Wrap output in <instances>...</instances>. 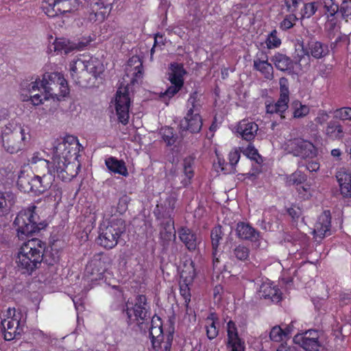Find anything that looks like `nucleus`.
<instances>
[{
  "label": "nucleus",
  "instance_id": "obj_6",
  "mask_svg": "<svg viewBox=\"0 0 351 351\" xmlns=\"http://www.w3.org/2000/svg\"><path fill=\"white\" fill-rule=\"evenodd\" d=\"M202 104L197 92L190 95L186 102V112L180 121V128L191 133H197L202 127V119L200 115Z\"/></svg>",
  "mask_w": 351,
  "mask_h": 351
},
{
  "label": "nucleus",
  "instance_id": "obj_32",
  "mask_svg": "<svg viewBox=\"0 0 351 351\" xmlns=\"http://www.w3.org/2000/svg\"><path fill=\"white\" fill-rule=\"evenodd\" d=\"M105 164L108 169L114 173H117L123 176H127L128 175V169L123 160H119L111 156L105 160Z\"/></svg>",
  "mask_w": 351,
  "mask_h": 351
},
{
  "label": "nucleus",
  "instance_id": "obj_16",
  "mask_svg": "<svg viewBox=\"0 0 351 351\" xmlns=\"http://www.w3.org/2000/svg\"><path fill=\"white\" fill-rule=\"evenodd\" d=\"M319 338L317 330H308L295 335L293 341L306 351H319L322 346Z\"/></svg>",
  "mask_w": 351,
  "mask_h": 351
},
{
  "label": "nucleus",
  "instance_id": "obj_46",
  "mask_svg": "<svg viewBox=\"0 0 351 351\" xmlns=\"http://www.w3.org/2000/svg\"><path fill=\"white\" fill-rule=\"evenodd\" d=\"M306 180V176L300 170L295 171L287 177V183L289 185H300Z\"/></svg>",
  "mask_w": 351,
  "mask_h": 351
},
{
  "label": "nucleus",
  "instance_id": "obj_43",
  "mask_svg": "<svg viewBox=\"0 0 351 351\" xmlns=\"http://www.w3.org/2000/svg\"><path fill=\"white\" fill-rule=\"evenodd\" d=\"M290 332L289 329L282 330L279 326H274L269 332V338L271 341L275 342H280Z\"/></svg>",
  "mask_w": 351,
  "mask_h": 351
},
{
  "label": "nucleus",
  "instance_id": "obj_38",
  "mask_svg": "<svg viewBox=\"0 0 351 351\" xmlns=\"http://www.w3.org/2000/svg\"><path fill=\"white\" fill-rule=\"evenodd\" d=\"M86 271L90 274L99 276L105 271L104 262L100 257L95 258L86 265Z\"/></svg>",
  "mask_w": 351,
  "mask_h": 351
},
{
  "label": "nucleus",
  "instance_id": "obj_34",
  "mask_svg": "<svg viewBox=\"0 0 351 351\" xmlns=\"http://www.w3.org/2000/svg\"><path fill=\"white\" fill-rule=\"evenodd\" d=\"M254 67L260 71L265 78L271 79L273 77V66L268 62L267 60H260L258 58L254 60Z\"/></svg>",
  "mask_w": 351,
  "mask_h": 351
},
{
  "label": "nucleus",
  "instance_id": "obj_24",
  "mask_svg": "<svg viewBox=\"0 0 351 351\" xmlns=\"http://www.w3.org/2000/svg\"><path fill=\"white\" fill-rule=\"evenodd\" d=\"M258 130V125L249 120L241 121L237 128V132L245 141H250L254 138Z\"/></svg>",
  "mask_w": 351,
  "mask_h": 351
},
{
  "label": "nucleus",
  "instance_id": "obj_2",
  "mask_svg": "<svg viewBox=\"0 0 351 351\" xmlns=\"http://www.w3.org/2000/svg\"><path fill=\"white\" fill-rule=\"evenodd\" d=\"M45 247V243L38 239H32L23 243L15 259L17 269L22 274H32L40 267Z\"/></svg>",
  "mask_w": 351,
  "mask_h": 351
},
{
  "label": "nucleus",
  "instance_id": "obj_44",
  "mask_svg": "<svg viewBox=\"0 0 351 351\" xmlns=\"http://www.w3.org/2000/svg\"><path fill=\"white\" fill-rule=\"evenodd\" d=\"M300 52V54L298 53L297 56H295V62L300 66L302 71H306L310 67V54L303 49Z\"/></svg>",
  "mask_w": 351,
  "mask_h": 351
},
{
  "label": "nucleus",
  "instance_id": "obj_54",
  "mask_svg": "<svg viewBox=\"0 0 351 351\" xmlns=\"http://www.w3.org/2000/svg\"><path fill=\"white\" fill-rule=\"evenodd\" d=\"M95 35L92 34L82 37L78 43H75L76 49L82 50L86 47L91 42L95 40Z\"/></svg>",
  "mask_w": 351,
  "mask_h": 351
},
{
  "label": "nucleus",
  "instance_id": "obj_29",
  "mask_svg": "<svg viewBox=\"0 0 351 351\" xmlns=\"http://www.w3.org/2000/svg\"><path fill=\"white\" fill-rule=\"evenodd\" d=\"M211 241L212 246L213 249V266L217 267L218 264L220 262L221 254H218L217 247L219 245L220 241L222 239V230L221 228L218 226L214 228L211 231Z\"/></svg>",
  "mask_w": 351,
  "mask_h": 351
},
{
  "label": "nucleus",
  "instance_id": "obj_18",
  "mask_svg": "<svg viewBox=\"0 0 351 351\" xmlns=\"http://www.w3.org/2000/svg\"><path fill=\"white\" fill-rule=\"evenodd\" d=\"M313 232L315 239L319 241L325 237L330 235V213L329 211L326 210L319 216Z\"/></svg>",
  "mask_w": 351,
  "mask_h": 351
},
{
  "label": "nucleus",
  "instance_id": "obj_41",
  "mask_svg": "<svg viewBox=\"0 0 351 351\" xmlns=\"http://www.w3.org/2000/svg\"><path fill=\"white\" fill-rule=\"evenodd\" d=\"M193 159L188 157L183 160V172L186 178L182 181L184 185H188L191 182V178L194 176L193 171Z\"/></svg>",
  "mask_w": 351,
  "mask_h": 351
},
{
  "label": "nucleus",
  "instance_id": "obj_17",
  "mask_svg": "<svg viewBox=\"0 0 351 351\" xmlns=\"http://www.w3.org/2000/svg\"><path fill=\"white\" fill-rule=\"evenodd\" d=\"M22 90L30 94V98L34 106L43 103L45 93L41 87V80L36 79L34 81L25 80L21 84Z\"/></svg>",
  "mask_w": 351,
  "mask_h": 351
},
{
  "label": "nucleus",
  "instance_id": "obj_19",
  "mask_svg": "<svg viewBox=\"0 0 351 351\" xmlns=\"http://www.w3.org/2000/svg\"><path fill=\"white\" fill-rule=\"evenodd\" d=\"M228 345L231 351H244L245 342L239 336L235 323L230 320L227 323Z\"/></svg>",
  "mask_w": 351,
  "mask_h": 351
},
{
  "label": "nucleus",
  "instance_id": "obj_3",
  "mask_svg": "<svg viewBox=\"0 0 351 351\" xmlns=\"http://www.w3.org/2000/svg\"><path fill=\"white\" fill-rule=\"evenodd\" d=\"M69 67L73 80L82 86L89 83L90 75L97 78L104 71V66L100 60L84 55L73 59Z\"/></svg>",
  "mask_w": 351,
  "mask_h": 351
},
{
  "label": "nucleus",
  "instance_id": "obj_42",
  "mask_svg": "<svg viewBox=\"0 0 351 351\" xmlns=\"http://www.w3.org/2000/svg\"><path fill=\"white\" fill-rule=\"evenodd\" d=\"M31 180H32V176L25 175L21 173L19 176L17 180L19 189L25 193L32 192L33 186L31 184Z\"/></svg>",
  "mask_w": 351,
  "mask_h": 351
},
{
  "label": "nucleus",
  "instance_id": "obj_7",
  "mask_svg": "<svg viewBox=\"0 0 351 351\" xmlns=\"http://www.w3.org/2000/svg\"><path fill=\"white\" fill-rule=\"evenodd\" d=\"M125 230V221L121 218H113L107 223L104 222L99 228L97 243L106 249H112Z\"/></svg>",
  "mask_w": 351,
  "mask_h": 351
},
{
  "label": "nucleus",
  "instance_id": "obj_1",
  "mask_svg": "<svg viewBox=\"0 0 351 351\" xmlns=\"http://www.w3.org/2000/svg\"><path fill=\"white\" fill-rule=\"evenodd\" d=\"M80 149L81 145L77 138L72 135L66 136L54 146L51 158L55 165L53 169L56 171L58 178L62 181H70L78 174L80 165L71 162V159L77 158Z\"/></svg>",
  "mask_w": 351,
  "mask_h": 351
},
{
  "label": "nucleus",
  "instance_id": "obj_47",
  "mask_svg": "<svg viewBox=\"0 0 351 351\" xmlns=\"http://www.w3.org/2000/svg\"><path fill=\"white\" fill-rule=\"evenodd\" d=\"M278 32L276 29L271 31L269 34H268L266 39V45L268 49H275L278 48L281 45V40L278 36Z\"/></svg>",
  "mask_w": 351,
  "mask_h": 351
},
{
  "label": "nucleus",
  "instance_id": "obj_62",
  "mask_svg": "<svg viewBox=\"0 0 351 351\" xmlns=\"http://www.w3.org/2000/svg\"><path fill=\"white\" fill-rule=\"evenodd\" d=\"M167 132V134H164V131L162 132V138L163 140L167 143L168 145H171L174 143V139L173 137V133L171 130V129H167L166 130Z\"/></svg>",
  "mask_w": 351,
  "mask_h": 351
},
{
  "label": "nucleus",
  "instance_id": "obj_27",
  "mask_svg": "<svg viewBox=\"0 0 351 351\" xmlns=\"http://www.w3.org/2000/svg\"><path fill=\"white\" fill-rule=\"evenodd\" d=\"M126 72L132 75V82H138L143 77V63L138 56H132L128 62Z\"/></svg>",
  "mask_w": 351,
  "mask_h": 351
},
{
  "label": "nucleus",
  "instance_id": "obj_61",
  "mask_svg": "<svg viewBox=\"0 0 351 351\" xmlns=\"http://www.w3.org/2000/svg\"><path fill=\"white\" fill-rule=\"evenodd\" d=\"M302 0H285V4L287 10L291 12H295L298 7L299 3Z\"/></svg>",
  "mask_w": 351,
  "mask_h": 351
},
{
  "label": "nucleus",
  "instance_id": "obj_30",
  "mask_svg": "<svg viewBox=\"0 0 351 351\" xmlns=\"http://www.w3.org/2000/svg\"><path fill=\"white\" fill-rule=\"evenodd\" d=\"M236 232L237 237L244 240H256L258 237V232L247 223L240 222L237 223Z\"/></svg>",
  "mask_w": 351,
  "mask_h": 351
},
{
  "label": "nucleus",
  "instance_id": "obj_55",
  "mask_svg": "<svg viewBox=\"0 0 351 351\" xmlns=\"http://www.w3.org/2000/svg\"><path fill=\"white\" fill-rule=\"evenodd\" d=\"M115 0H99L97 3L98 6H101L100 8H104V11L101 13L104 15L109 14L112 10V5Z\"/></svg>",
  "mask_w": 351,
  "mask_h": 351
},
{
  "label": "nucleus",
  "instance_id": "obj_51",
  "mask_svg": "<svg viewBox=\"0 0 351 351\" xmlns=\"http://www.w3.org/2000/svg\"><path fill=\"white\" fill-rule=\"evenodd\" d=\"M335 117L342 121H351V108L343 107L336 110Z\"/></svg>",
  "mask_w": 351,
  "mask_h": 351
},
{
  "label": "nucleus",
  "instance_id": "obj_15",
  "mask_svg": "<svg viewBox=\"0 0 351 351\" xmlns=\"http://www.w3.org/2000/svg\"><path fill=\"white\" fill-rule=\"evenodd\" d=\"M131 103L128 87L119 88L114 98V106L118 120L123 125L129 122Z\"/></svg>",
  "mask_w": 351,
  "mask_h": 351
},
{
  "label": "nucleus",
  "instance_id": "obj_40",
  "mask_svg": "<svg viewBox=\"0 0 351 351\" xmlns=\"http://www.w3.org/2000/svg\"><path fill=\"white\" fill-rule=\"evenodd\" d=\"M250 249L247 246L240 244L232 249L230 256L241 261H245L250 256Z\"/></svg>",
  "mask_w": 351,
  "mask_h": 351
},
{
  "label": "nucleus",
  "instance_id": "obj_63",
  "mask_svg": "<svg viewBox=\"0 0 351 351\" xmlns=\"http://www.w3.org/2000/svg\"><path fill=\"white\" fill-rule=\"evenodd\" d=\"M50 189L53 191V194L55 199H56V198L60 199L61 195H62L61 187L59 185H58L57 184H52V186Z\"/></svg>",
  "mask_w": 351,
  "mask_h": 351
},
{
  "label": "nucleus",
  "instance_id": "obj_8",
  "mask_svg": "<svg viewBox=\"0 0 351 351\" xmlns=\"http://www.w3.org/2000/svg\"><path fill=\"white\" fill-rule=\"evenodd\" d=\"M1 321L4 339L11 341L19 338L23 332L25 317L20 309L8 308Z\"/></svg>",
  "mask_w": 351,
  "mask_h": 351
},
{
  "label": "nucleus",
  "instance_id": "obj_60",
  "mask_svg": "<svg viewBox=\"0 0 351 351\" xmlns=\"http://www.w3.org/2000/svg\"><path fill=\"white\" fill-rule=\"evenodd\" d=\"M330 116L328 112L324 110H319L317 113L315 121L320 125L325 123L329 119Z\"/></svg>",
  "mask_w": 351,
  "mask_h": 351
},
{
  "label": "nucleus",
  "instance_id": "obj_25",
  "mask_svg": "<svg viewBox=\"0 0 351 351\" xmlns=\"http://www.w3.org/2000/svg\"><path fill=\"white\" fill-rule=\"evenodd\" d=\"M149 337L152 346L154 348L160 346L162 344L163 336L162 323L159 317L154 316L151 322V326L149 327Z\"/></svg>",
  "mask_w": 351,
  "mask_h": 351
},
{
  "label": "nucleus",
  "instance_id": "obj_10",
  "mask_svg": "<svg viewBox=\"0 0 351 351\" xmlns=\"http://www.w3.org/2000/svg\"><path fill=\"white\" fill-rule=\"evenodd\" d=\"M148 309L146 297L138 295L134 299L127 301L125 311L130 323L136 322L141 324L149 317Z\"/></svg>",
  "mask_w": 351,
  "mask_h": 351
},
{
  "label": "nucleus",
  "instance_id": "obj_57",
  "mask_svg": "<svg viewBox=\"0 0 351 351\" xmlns=\"http://www.w3.org/2000/svg\"><path fill=\"white\" fill-rule=\"evenodd\" d=\"M31 182H32L31 184L33 186V188H32L33 193H38V194L43 193V189H42V188H41L42 184H40V180L38 178V176H32V180H31Z\"/></svg>",
  "mask_w": 351,
  "mask_h": 351
},
{
  "label": "nucleus",
  "instance_id": "obj_20",
  "mask_svg": "<svg viewBox=\"0 0 351 351\" xmlns=\"http://www.w3.org/2000/svg\"><path fill=\"white\" fill-rule=\"evenodd\" d=\"M280 84V97L278 101L274 104L279 112L280 117L285 118L283 113L286 112L288 108V104L289 102V90L288 80L285 77H281L279 80Z\"/></svg>",
  "mask_w": 351,
  "mask_h": 351
},
{
  "label": "nucleus",
  "instance_id": "obj_21",
  "mask_svg": "<svg viewBox=\"0 0 351 351\" xmlns=\"http://www.w3.org/2000/svg\"><path fill=\"white\" fill-rule=\"evenodd\" d=\"M336 178L341 195L345 197H351V173L346 168H340L336 173Z\"/></svg>",
  "mask_w": 351,
  "mask_h": 351
},
{
  "label": "nucleus",
  "instance_id": "obj_48",
  "mask_svg": "<svg viewBox=\"0 0 351 351\" xmlns=\"http://www.w3.org/2000/svg\"><path fill=\"white\" fill-rule=\"evenodd\" d=\"M243 153L247 158L255 160L257 163L262 162V158L258 154V150L251 143L243 149Z\"/></svg>",
  "mask_w": 351,
  "mask_h": 351
},
{
  "label": "nucleus",
  "instance_id": "obj_14",
  "mask_svg": "<svg viewBox=\"0 0 351 351\" xmlns=\"http://www.w3.org/2000/svg\"><path fill=\"white\" fill-rule=\"evenodd\" d=\"M195 276V263L191 259L186 261L180 273V292L184 300L186 312L191 301L189 285L193 283Z\"/></svg>",
  "mask_w": 351,
  "mask_h": 351
},
{
  "label": "nucleus",
  "instance_id": "obj_4",
  "mask_svg": "<svg viewBox=\"0 0 351 351\" xmlns=\"http://www.w3.org/2000/svg\"><path fill=\"white\" fill-rule=\"evenodd\" d=\"M29 139V133L21 125L9 123L2 129V145L10 154H16L23 149Z\"/></svg>",
  "mask_w": 351,
  "mask_h": 351
},
{
  "label": "nucleus",
  "instance_id": "obj_45",
  "mask_svg": "<svg viewBox=\"0 0 351 351\" xmlns=\"http://www.w3.org/2000/svg\"><path fill=\"white\" fill-rule=\"evenodd\" d=\"M293 117L295 119H300L306 117L310 111L308 106L302 104L301 102L296 101L293 103Z\"/></svg>",
  "mask_w": 351,
  "mask_h": 351
},
{
  "label": "nucleus",
  "instance_id": "obj_50",
  "mask_svg": "<svg viewBox=\"0 0 351 351\" xmlns=\"http://www.w3.org/2000/svg\"><path fill=\"white\" fill-rule=\"evenodd\" d=\"M326 12L330 16H333L339 11V5L333 1V0H322Z\"/></svg>",
  "mask_w": 351,
  "mask_h": 351
},
{
  "label": "nucleus",
  "instance_id": "obj_22",
  "mask_svg": "<svg viewBox=\"0 0 351 351\" xmlns=\"http://www.w3.org/2000/svg\"><path fill=\"white\" fill-rule=\"evenodd\" d=\"M281 292L279 289L269 281L262 283L258 289L260 298L268 299L273 302H278L281 299Z\"/></svg>",
  "mask_w": 351,
  "mask_h": 351
},
{
  "label": "nucleus",
  "instance_id": "obj_5",
  "mask_svg": "<svg viewBox=\"0 0 351 351\" xmlns=\"http://www.w3.org/2000/svg\"><path fill=\"white\" fill-rule=\"evenodd\" d=\"M35 206L21 210L16 215L14 224L19 238L25 237L43 229L46 224L40 221V217L36 213Z\"/></svg>",
  "mask_w": 351,
  "mask_h": 351
},
{
  "label": "nucleus",
  "instance_id": "obj_35",
  "mask_svg": "<svg viewBox=\"0 0 351 351\" xmlns=\"http://www.w3.org/2000/svg\"><path fill=\"white\" fill-rule=\"evenodd\" d=\"M218 318L213 313H210L206 319V335L209 339H215L219 333V330L216 326Z\"/></svg>",
  "mask_w": 351,
  "mask_h": 351
},
{
  "label": "nucleus",
  "instance_id": "obj_59",
  "mask_svg": "<svg viewBox=\"0 0 351 351\" xmlns=\"http://www.w3.org/2000/svg\"><path fill=\"white\" fill-rule=\"evenodd\" d=\"M228 167V163H226L223 160L219 158H218V162L217 163H215V167L218 172L221 171L223 172L224 173H230Z\"/></svg>",
  "mask_w": 351,
  "mask_h": 351
},
{
  "label": "nucleus",
  "instance_id": "obj_37",
  "mask_svg": "<svg viewBox=\"0 0 351 351\" xmlns=\"http://www.w3.org/2000/svg\"><path fill=\"white\" fill-rule=\"evenodd\" d=\"M161 237L164 239V246H167L169 242L175 241L176 239V230L174 228V222L169 220L164 226V230L161 232Z\"/></svg>",
  "mask_w": 351,
  "mask_h": 351
},
{
  "label": "nucleus",
  "instance_id": "obj_56",
  "mask_svg": "<svg viewBox=\"0 0 351 351\" xmlns=\"http://www.w3.org/2000/svg\"><path fill=\"white\" fill-rule=\"evenodd\" d=\"M340 12L343 17L351 15V0H342Z\"/></svg>",
  "mask_w": 351,
  "mask_h": 351
},
{
  "label": "nucleus",
  "instance_id": "obj_13",
  "mask_svg": "<svg viewBox=\"0 0 351 351\" xmlns=\"http://www.w3.org/2000/svg\"><path fill=\"white\" fill-rule=\"evenodd\" d=\"M84 0H45L42 8L49 17L77 10Z\"/></svg>",
  "mask_w": 351,
  "mask_h": 351
},
{
  "label": "nucleus",
  "instance_id": "obj_36",
  "mask_svg": "<svg viewBox=\"0 0 351 351\" xmlns=\"http://www.w3.org/2000/svg\"><path fill=\"white\" fill-rule=\"evenodd\" d=\"M54 166V164L52 163L51 167L47 169V173L44 174L43 176H38L43 193L52 186V184L55 180V173L57 174L56 171L55 169L51 171V169H53Z\"/></svg>",
  "mask_w": 351,
  "mask_h": 351
},
{
  "label": "nucleus",
  "instance_id": "obj_53",
  "mask_svg": "<svg viewBox=\"0 0 351 351\" xmlns=\"http://www.w3.org/2000/svg\"><path fill=\"white\" fill-rule=\"evenodd\" d=\"M317 7L315 2H311L304 4L302 9V17L310 18L317 11Z\"/></svg>",
  "mask_w": 351,
  "mask_h": 351
},
{
  "label": "nucleus",
  "instance_id": "obj_9",
  "mask_svg": "<svg viewBox=\"0 0 351 351\" xmlns=\"http://www.w3.org/2000/svg\"><path fill=\"white\" fill-rule=\"evenodd\" d=\"M41 87L45 93V100L49 97H65L69 93L66 80L62 73L58 72L44 74L41 80Z\"/></svg>",
  "mask_w": 351,
  "mask_h": 351
},
{
  "label": "nucleus",
  "instance_id": "obj_26",
  "mask_svg": "<svg viewBox=\"0 0 351 351\" xmlns=\"http://www.w3.org/2000/svg\"><path fill=\"white\" fill-rule=\"evenodd\" d=\"M45 152L44 151L34 152L30 158L28 159L29 165L31 167L37 171H40L42 169H48L52 165V161L50 162L45 158Z\"/></svg>",
  "mask_w": 351,
  "mask_h": 351
},
{
  "label": "nucleus",
  "instance_id": "obj_39",
  "mask_svg": "<svg viewBox=\"0 0 351 351\" xmlns=\"http://www.w3.org/2000/svg\"><path fill=\"white\" fill-rule=\"evenodd\" d=\"M326 134L332 139L339 140L342 139L344 136L342 126L340 124L332 121L328 123L326 129Z\"/></svg>",
  "mask_w": 351,
  "mask_h": 351
},
{
  "label": "nucleus",
  "instance_id": "obj_52",
  "mask_svg": "<svg viewBox=\"0 0 351 351\" xmlns=\"http://www.w3.org/2000/svg\"><path fill=\"white\" fill-rule=\"evenodd\" d=\"M229 158V167H230V172H234V167L239 162L240 159V152L238 149H234L230 152L228 155Z\"/></svg>",
  "mask_w": 351,
  "mask_h": 351
},
{
  "label": "nucleus",
  "instance_id": "obj_28",
  "mask_svg": "<svg viewBox=\"0 0 351 351\" xmlns=\"http://www.w3.org/2000/svg\"><path fill=\"white\" fill-rule=\"evenodd\" d=\"M49 49L51 51L57 52V53L68 54L75 50L76 47L75 43H72L66 38H56L50 45Z\"/></svg>",
  "mask_w": 351,
  "mask_h": 351
},
{
  "label": "nucleus",
  "instance_id": "obj_33",
  "mask_svg": "<svg viewBox=\"0 0 351 351\" xmlns=\"http://www.w3.org/2000/svg\"><path fill=\"white\" fill-rule=\"evenodd\" d=\"M306 51L313 58L319 59L326 56L328 52V47L319 41L312 40L308 43Z\"/></svg>",
  "mask_w": 351,
  "mask_h": 351
},
{
  "label": "nucleus",
  "instance_id": "obj_31",
  "mask_svg": "<svg viewBox=\"0 0 351 351\" xmlns=\"http://www.w3.org/2000/svg\"><path fill=\"white\" fill-rule=\"evenodd\" d=\"M276 68L282 71H291L293 68L292 60L287 56L276 53L271 58Z\"/></svg>",
  "mask_w": 351,
  "mask_h": 351
},
{
  "label": "nucleus",
  "instance_id": "obj_23",
  "mask_svg": "<svg viewBox=\"0 0 351 351\" xmlns=\"http://www.w3.org/2000/svg\"><path fill=\"white\" fill-rule=\"evenodd\" d=\"M180 241L189 251L196 250L199 240L196 234L187 227H182L178 231Z\"/></svg>",
  "mask_w": 351,
  "mask_h": 351
},
{
  "label": "nucleus",
  "instance_id": "obj_58",
  "mask_svg": "<svg viewBox=\"0 0 351 351\" xmlns=\"http://www.w3.org/2000/svg\"><path fill=\"white\" fill-rule=\"evenodd\" d=\"M129 200V197L127 195H123L119 199L117 207L119 213H123L126 211Z\"/></svg>",
  "mask_w": 351,
  "mask_h": 351
},
{
  "label": "nucleus",
  "instance_id": "obj_64",
  "mask_svg": "<svg viewBox=\"0 0 351 351\" xmlns=\"http://www.w3.org/2000/svg\"><path fill=\"white\" fill-rule=\"evenodd\" d=\"M289 215L293 219H298L301 215V210L299 208H290L288 210Z\"/></svg>",
  "mask_w": 351,
  "mask_h": 351
},
{
  "label": "nucleus",
  "instance_id": "obj_49",
  "mask_svg": "<svg viewBox=\"0 0 351 351\" xmlns=\"http://www.w3.org/2000/svg\"><path fill=\"white\" fill-rule=\"evenodd\" d=\"M176 198L175 196L171 195L166 198L164 201V213L166 215H171L176 207Z\"/></svg>",
  "mask_w": 351,
  "mask_h": 351
},
{
  "label": "nucleus",
  "instance_id": "obj_12",
  "mask_svg": "<svg viewBox=\"0 0 351 351\" xmlns=\"http://www.w3.org/2000/svg\"><path fill=\"white\" fill-rule=\"evenodd\" d=\"M284 148L289 154L303 159L313 158L317 155V149L315 145L311 142L301 138L287 141Z\"/></svg>",
  "mask_w": 351,
  "mask_h": 351
},
{
  "label": "nucleus",
  "instance_id": "obj_11",
  "mask_svg": "<svg viewBox=\"0 0 351 351\" xmlns=\"http://www.w3.org/2000/svg\"><path fill=\"white\" fill-rule=\"evenodd\" d=\"M186 73L183 65L178 63H172L169 66V77L171 85L161 94V99L169 104V101L182 88L184 84V76Z\"/></svg>",
  "mask_w": 351,
  "mask_h": 351
}]
</instances>
